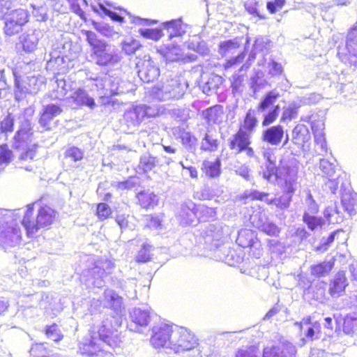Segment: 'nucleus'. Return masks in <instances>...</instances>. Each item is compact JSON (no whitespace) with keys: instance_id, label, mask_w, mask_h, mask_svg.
Returning a JSON list of instances; mask_svg holds the SVG:
<instances>
[{"instance_id":"1","label":"nucleus","mask_w":357,"mask_h":357,"mask_svg":"<svg viewBox=\"0 0 357 357\" xmlns=\"http://www.w3.org/2000/svg\"><path fill=\"white\" fill-rule=\"evenodd\" d=\"M298 173L296 166L283 163L282 160H280L278 166L267 165L261 172L262 177L267 181L274 179L282 195L267 200L266 204H274L280 209L288 208L297 189Z\"/></svg>"},{"instance_id":"2","label":"nucleus","mask_w":357,"mask_h":357,"mask_svg":"<svg viewBox=\"0 0 357 357\" xmlns=\"http://www.w3.org/2000/svg\"><path fill=\"white\" fill-rule=\"evenodd\" d=\"M56 218V211L50 205L38 200L26 206L21 222L26 236L33 238L39 229L49 228Z\"/></svg>"},{"instance_id":"3","label":"nucleus","mask_w":357,"mask_h":357,"mask_svg":"<svg viewBox=\"0 0 357 357\" xmlns=\"http://www.w3.org/2000/svg\"><path fill=\"white\" fill-rule=\"evenodd\" d=\"M9 6L4 0H0V15L4 17L3 33L7 36L19 33L22 27L29 22L30 15L28 10L18 8L7 13Z\"/></svg>"},{"instance_id":"4","label":"nucleus","mask_w":357,"mask_h":357,"mask_svg":"<svg viewBox=\"0 0 357 357\" xmlns=\"http://www.w3.org/2000/svg\"><path fill=\"white\" fill-rule=\"evenodd\" d=\"M337 56L349 68H357V21L348 29L344 43L338 45Z\"/></svg>"},{"instance_id":"5","label":"nucleus","mask_w":357,"mask_h":357,"mask_svg":"<svg viewBox=\"0 0 357 357\" xmlns=\"http://www.w3.org/2000/svg\"><path fill=\"white\" fill-rule=\"evenodd\" d=\"M177 325L172 322L162 321L154 325L150 337L151 346L155 349L169 348L172 349L174 335Z\"/></svg>"},{"instance_id":"6","label":"nucleus","mask_w":357,"mask_h":357,"mask_svg":"<svg viewBox=\"0 0 357 357\" xmlns=\"http://www.w3.org/2000/svg\"><path fill=\"white\" fill-rule=\"evenodd\" d=\"M198 345L199 340L192 331L186 327L177 326L172 346V349L175 353L190 351Z\"/></svg>"},{"instance_id":"7","label":"nucleus","mask_w":357,"mask_h":357,"mask_svg":"<svg viewBox=\"0 0 357 357\" xmlns=\"http://www.w3.org/2000/svg\"><path fill=\"white\" fill-rule=\"evenodd\" d=\"M279 97V93L275 91H271L266 93L261 101L259 103L257 106L258 112H265L268 108L272 107L268 112L264 114L261 121L262 126H268L277 120L280 107L279 105H275V103Z\"/></svg>"},{"instance_id":"8","label":"nucleus","mask_w":357,"mask_h":357,"mask_svg":"<svg viewBox=\"0 0 357 357\" xmlns=\"http://www.w3.org/2000/svg\"><path fill=\"white\" fill-rule=\"evenodd\" d=\"M250 145L251 136L243 130H238L228 141L229 148L234 153L245 152L248 156L252 158L255 155V151Z\"/></svg>"},{"instance_id":"9","label":"nucleus","mask_w":357,"mask_h":357,"mask_svg":"<svg viewBox=\"0 0 357 357\" xmlns=\"http://www.w3.org/2000/svg\"><path fill=\"white\" fill-rule=\"evenodd\" d=\"M61 112V107L57 105L48 104L45 105L38 117V123L43 130L49 131L56 127L59 121H54V118Z\"/></svg>"},{"instance_id":"10","label":"nucleus","mask_w":357,"mask_h":357,"mask_svg":"<svg viewBox=\"0 0 357 357\" xmlns=\"http://www.w3.org/2000/svg\"><path fill=\"white\" fill-rule=\"evenodd\" d=\"M97 333L101 341L112 348L119 347L121 342V333L110 324H102L98 327Z\"/></svg>"},{"instance_id":"11","label":"nucleus","mask_w":357,"mask_h":357,"mask_svg":"<svg viewBox=\"0 0 357 357\" xmlns=\"http://www.w3.org/2000/svg\"><path fill=\"white\" fill-rule=\"evenodd\" d=\"M337 331H342L347 335H354L357 332V315L349 313L345 316L333 314Z\"/></svg>"},{"instance_id":"12","label":"nucleus","mask_w":357,"mask_h":357,"mask_svg":"<svg viewBox=\"0 0 357 357\" xmlns=\"http://www.w3.org/2000/svg\"><path fill=\"white\" fill-rule=\"evenodd\" d=\"M108 43L103 41L91 48V56L96 59L97 65L106 66L116 61L114 55L108 51Z\"/></svg>"},{"instance_id":"13","label":"nucleus","mask_w":357,"mask_h":357,"mask_svg":"<svg viewBox=\"0 0 357 357\" xmlns=\"http://www.w3.org/2000/svg\"><path fill=\"white\" fill-rule=\"evenodd\" d=\"M22 238L20 227L17 224H6L0 227V244L14 245Z\"/></svg>"},{"instance_id":"14","label":"nucleus","mask_w":357,"mask_h":357,"mask_svg":"<svg viewBox=\"0 0 357 357\" xmlns=\"http://www.w3.org/2000/svg\"><path fill=\"white\" fill-rule=\"evenodd\" d=\"M347 286L346 273L343 271H340L330 280L328 293L332 297L338 298L343 295Z\"/></svg>"},{"instance_id":"15","label":"nucleus","mask_w":357,"mask_h":357,"mask_svg":"<svg viewBox=\"0 0 357 357\" xmlns=\"http://www.w3.org/2000/svg\"><path fill=\"white\" fill-rule=\"evenodd\" d=\"M294 324L298 326L301 331L303 330V326L311 324L305 333L306 339L309 341H313L319 338L322 334L321 324L318 321L312 323L310 316L303 317L300 321H296Z\"/></svg>"},{"instance_id":"16","label":"nucleus","mask_w":357,"mask_h":357,"mask_svg":"<svg viewBox=\"0 0 357 357\" xmlns=\"http://www.w3.org/2000/svg\"><path fill=\"white\" fill-rule=\"evenodd\" d=\"M284 129L281 125H275L266 129L262 133V140L271 145H278L284 137Z\"/></svg>"},{"instance_id":"17","label":"nucleus","mask_w":357,"mask_h":357,"mask_svg":"<svg viewBox=\"0 0 357 357\" xmlns=\"http://www.w3.org/2000/svg\"><path fill=\"white\" fill-rule=\"evenodd\" d=\"M137 203L145 210L153 208L158 204L157 195L149 190H142L136 195Z\"/></svg>"},{"instance_id":"18","label":"nucleus","mask_w":357,"mask_h":357,"mask_svg":"<svg viewBox=\"0 0 357 357\" xmlns=\"http://www.w3.org/2000/svg\"><path fill=\"white\" fill-rule=\"evenodd\" d=\"M341 204L350 214L357 211V193L353 190H343L341 192Z\"/></svg>"},{"instance_id":"19","label":"nucleus","mask_w":357,"mask_h":357,"mask_svg":"<svg viewBox=\"0 0 357 357\" xmlns=\"http://www.w3.org/2000/svg\"><path fill=\"white\" fill-rule=\"evenodd\" d=\"M334 258L313 264L310 267V274L312 276L317 278L324 277L331 272L334 267Z\"/></svg>"},{"instance_id":"20","label":"nucleus","mask_w":357,"mask_h":357,"mask_svg":"<svg viewBox=\"0 0 357 357\" xmlns=\"http://www.w3.org/2000/svg\"><path fill=\"white\" fill-rule=\"evenodd\" d=\"M292 139L295 144L303 146L310 139L307 127L303 124L296 125L292 130Z\"/></svg>"},{"instance_id":"21","label":"nucleus","mask_w":357,"mask_h":357,"mask_svg":"<svg viewBox=\"0 0 357 357\" xmlns=\"http://www.w3.org/2000/svg\"><path fill=\"white\" fill-rule=\"evenodd\" d=\"M39 38L35 31H31L22 34L19 41L23 50L26 52H31L37 48Z\"/></svg>"},{"instance_id":"22","label":"nucleus","mask_w":357,"mask_h":357,"mask_svg":"<svg viewBox=\"0 0 357 357\" xmlns=\"http://www.w3.org/2000/svg\"><path fill=\"white\" fill-rule=\"evenodd\" d=\"M205 175L209 178L218 177L221 173V162L220 158L215 161L204 160L202 168Z\"/></svg>"},{"instance_id":"23","label":"nucleus","mask_w":357,"mask_h":357,"mask_svg":"<svg viewBox=\"0 0 357 357\" xmlns=\"http://www.w3.org/2000/svg\"><path fill=\"white\" fill-rule=\"evenodd\" d=\"M257 125V119L255 116L254 112L252 110H248L243 119L242 124L240 126L238 130H243L246 134L251 136L252 132Z\"/></svg>"},{"instance_id":"24","label":"nucleus","mask_w":357,"mask_h":357,"mask_svg":"<svg viewBox=\"0 0 357 357\" xmlns=\"http://www.w3.org/2000/svg\"><path fill=\"white\" fill-rule=\"evenodd\" d=\"M131 320L139 326H146L151 321L150 312L139 308L135 309L131 314Z\"/></svg>"},{"instance_id":"25","label":"nucleus","mask_w":357,"mask_h":357,"mask_svg":"<svg viewBox=\"0 0 357 357\" xmlns=\"http://www.w3.org/2000/svg\"><path fill=\"white\" fill-rule=\"evenodd\" d=\"M167 93L172 98L179 99L182 98L185 92V87L178 79H172L168 84Z\"/></svg>"},{"instance_id":"26","label":"nucleus","mask_w":357,"mask_h":357,"mask_svg":"<svg viewBox=\"0 0 357 357\" xmlns=\"http://www.w3.org/2000/svg\"><path fill=\"white\" fill-rule=\"evenodd\" d=\"M74 100L82 105H86L91 109L96 106L93 98L90 97L86 91L82 89H77L73 94Z\"/></svg>"},{"instance_id":"27","label":"nucleus","mask_w":357,"mask_h":357,"mask_svg":"<svg viewBox=\"0 0 357 357\" xmlns=\"http://www.w3.org/2000/svg\"><path fill=\"white\" fill-rule=\"evenodd\" d=\"M256 238L253 232L248 229L241 230L236 238V242L242 248H252Z\"/></svg>"},{"instance_id":"28","label":"nucleus","mask_w":357,"mask_h":357,"mask_svg":"<svg viewBox=\"0 0 357 357\" xmlns=\"http://www.w3.org/2000/svg\"><path fill=\"white\" fill-rule=\"evenodd\" d=\"M141 111L137 108H132L126 110L123 114V119L128 126L139 125L143 119Z\"/></svg>"},{"instance_id":"29","label":"nucleus","mask_w":357,"mask_h":357,"mask_svg":"<svg viewBox=\"0 0 357 357\" xmlns=\"http://www.w3.org/2000/svg\"><path fill=\"white\" fill-rule=\"evenodd\" d=\"M153 248V245L144 243L142 245L140 249L135 256V260L138 264H144L150 261L152 259L151 250Z\"/></svg>"},{"instance_id":"30","label":"nucleus","mask_w":357,"mask_h":357,"mask_svg":"<svg viewBox=\"0 0 357 357\" xmlns=\"http://www.w3.org/2000/svg\"><path fill=\"white\" fill-rule=\"evenodd\" d=\"M112 213L110 206L105 202L98 203L96 206L95 215L100 221H105L110 218Z\"/></svg>"},{"instance_id":"31","label":"nucleus","mask_w":357,"mask_h":357,"mask_svg":"<svg viewBox=\"0 0 357 357\" xmlns=\"http://www.w3.org/2000/svg\"><path fill=\"white\" fill-rule=\"evenodd\" d=\"M45 334L47 337L52 339L56 342H60L63 339V335L61 333L56 323L46 326L45 328Z\"/></svg>"},{"instance_id":"32","label":"nucleus","mask_w":357,"mask_h":357,"mask_svg":"<svg viewBox=\"0 0 357 357\" xmlns=\"http://www.w3.org/2000/svg\"><path fill=\"white\" fill-rule=\"evenodd\" d=\"M105 261L102 259H97L93 263V267L89 268V271L91 272V275L93 278H99L103 279L107 275L109 274V272H107L104 268Z\"/></svg>"},{"instance_id":"33","label":"nucleus","mask_w":357,"mask_h":357,"mask_svg":"<svg viewBox=\"0 0 357 357\" xmlns=\"http://www.w3.org/2000/svg\"><path fill=\"white\" fill-rule=\"evenodd\" d=\"M157 163L156 157L151 155H145L140 157L139 167L144 172L152 170Z\"/></svg>"},{"instance_id":"34","label":"nucleus","mask_w":357,"mask_h":357,"mask_svg":"<svg viewBox=\"0 0 357 357\" xmlns=\"http://www.w3.org/2000/svg\"><path fill=\"white\" fill-rule=\"evenodd\" d=\"M84 153L82 149L77 146H70L64 152V157L73 162H78L84 158Z\"/></svg>"},{"instance_id":"35","label":"nucleus","mask_w":357,"mask_h":357,"mask_svg":"<svg viewBox=\"0 0 357 357\" xmlns=\"http://www.w3.org/2000/svg\"><path fill=\"white\" fill-rule=\"evenodd\" d=\"M303 220L311 230H314L318 227H321L324 224L323 219L321 217L312 215L307 212L304 213Z\"/></svg>"},{"instance_id":"36","label":"nucleus","mask_w":357,"mask_h":357,"mask_svg":"<svg viewBox=\"0 0 357 357\" xmlns=\"http://www.w3.org/2000/svg\"><path fill=\"white\" fill-rule=\"evenodd\" d=\"M239 47L240 43L237 41V40H228L219 44L218 52L221 55L225 56L229 53L231 50L239 48Z\"/></svg>"},{"instance_id":"37","label":"nucleus","mask_w":357,"mask_h":357,"mask_svg":"<svg viewBox=\"0 0 357 357\" xmlns=\"http://www.w3.org/2000/svg\"><path fill=\"white\" fill-rule=\"evenodd\" d=\"M260 231L271 236H277L280 232V228L272 222H263L256 226Z\"/></svg>"},{"instance_id":"38","label":"nucleus","mask_w":357,"mask_h":357,"mask_svg":"<svg viewBox=\"0 0 357 357\" xmlns=\"http://www.w3.org/2000/svg\"><path fill=\"white\" fill-rule=\"evenodd\" d=\"M146 220L145 227L149 229H157L162 227V218L155 214H146L144 215Z\"/></svg>"},{"instance_id":"39","label":"nucleus","mask_w":357,"mask_h":357,"mask_svg":"<svg viewBox=\"0 0 357 357\" xmlns=\"http://www.w3.org/2000/svg\"><path fill=\"white\" fill-rule=\"evenodd\" d=\"M139 34L145 38L153 40H158L163 36L162 31L159 28L142 29L139 30Z\"/></svg>"},{"instance_id":"40","label":"nucleus","mask_w":357,"mask_h":357,"mask_svg":"<svg viewBox=\"0 0 357 357\" xmlns=\"http://www.w3.org/2000/svg\"><path fill=\"white\" fill-rule=\"evenodd\" d=\"M32 14L37 21L43 22L47 19V8L43 5L32 4Z\"/></svg>"},{"instance_id":"41","label":"nucleus","mask_w":357,"mask_h":357,"mask_svg":"<svg viewBox=\"0 0 357 357\" xmlns=\"http://www.w3.org/2000/svg\"><path fill=\"white\" fill-rule=\"evenodd\" d=\"M14 158L13 151L9 149L6 144L0 145V165H8L11 162Z\"/></svg>"},{"instance_id":"42","label":"nucleus","mask_w":357,"mask_h":357,"mask_svg":"<svg viewBox=\"0 0 357 357\" xmlns=\"http://www.w3.org/2000/svg\"><path fill=\"white\" fill-rule=\"evenodd\" d=\"M29 139V135L24 130L17 131L14 136L13 147L17 149L23 148Z\"/></svg>"},{"instance_id":"43","label":"nucleus","mask_w":357,"mask_h":357,"mask_svg":"<svg viewBox=\"0 0 357 357\" xmlns=\"http://www.w3.org/2000/svg\"><path fill=\"white\" fill-rule=\"evenodd\" d=\"M38 149L37 144H33L28 147L24 152L19 156V160L22 162L33 160Z\"/></svg>"},{"instance_id":"44","label":"nucleus","mask_w":357,"mask_h":357,"mask_svg":"<svg viewBox=\"0 0 357 357\" xmlns=\"http://www.w3.org/2000/svg\"><path fill=\"white\" fill-rule=\"evenodd\" d=\"M218 146V139H213L209 135L206 134L204 138V142H202V149L204 151H213L216 150Z\"/></svg>"},{"instance_id":"45","label":"nucleus","mask_w":357,"mask_h":357,"mask_svg":"<svg viewBox=\"0 0 357 357\" xmlns=\"http://www.w3.org/2000/svg\"><path fill=\"white\" fill-rule=\"evenodd\" d=\"M81 32L86 36V40L91 48L93 47L95 45H98L104 41L103 40L100 39L98 35L92 31L82 30Z\"/></svg>"},{"instance_id":"46","label":"nucleus","mask_w":357,"mask_h":357,"mask_svg":"<svg viewBox=\"0 0 357 357\" xmlns=\"http://www.w3.org/2000/svg\"><path fill=\"white\" fill-rule=\"evenodd\" d=\"M245 56V54L244 52H241L237 56L234 57H231L225 62L223 64V68L225 70H227L229 68H232L234 66H236L244 61Z\"/></svg>"},{"instance_id":"47","label":"nucleus","mask_w":357,"mask_h":357,"mask_svg":"<svg viewBox=\"0 0 357 357\" xmlns=\"http://www.w3.org/2000/svg\"><path fill=\"white\" fill-rule=\"evenodd\" d=\"M281 351L279 347L275 345L265 347L263 349L262 357H280Z\"/></svg>"},{"instance_id":"48","label":"nucleus","mask_w":357,"mask_h":357,"mask_svg":"<svg viewBox=\"0 0 357 357\" xmlns=\"http://www.w3.org/2000/svg\"><path fill=\"white\" fill-rule=\"evenodd\" d=\"M286 1L285 0H273L269 1L266 3V8L269 13L274 14L278 10L282 8L284 6Z\"/></svg>"},{"instance_id":"49","label":"nucleus","mask_w":357,"mask_h":357,"mask_svg":"<svg viewBox=\"0 0 357 357\" xmlns=\"http://www.w3.org/2000/svg\"><path fill=\"white\" fill-rule=\"evenodd\" d=\"M109 307L113 310H117L121 306L122 297L113 292L109 295L108 299Z\"/></svg>"},{"instance_id":"50","label":"nucleus","mask_w":357,"mask_h":357,"mask_svg":"<svg viewBox=\"0 0 357 357\" xmlns=\"http://www.w3.org/2000/svg\"><path fill=\"white\" fill-rule=\"evenodd\" d=\"M298 107L297 106H289L286 107L282 115V120H291L295 118L298 114Z\"/></svg>"},{"instance_id":"51","label":"nucleus","mask_w":357,"mask_h":357,"mask_svg":"<svg viewBox=\"0 0 357 357\" xmlns=\"http://www.w3.org/2000/svg\"><path fill=\"white\" fill-rule=\"evenodd\" d=\"M138 44L134 40L130 41H124L122 43V49L127 54H134L138 49Z\"/></svg>"},{"instance_id":"52","label":"nucleus","mask_w":357,"mask_h":357,"mask_svg":"<svg viewBox=\"0 0 357 357\" xmlns=\"http://www.w3.org/2000/svg\"><path fill=\"white\" fill-rule=\"evenodd\" d=\"M100 8L101 9V10L103 12V13L108 16L109 17H110V19L113 21H115V22H120V23H122L124 21V17L119 15V14H117L115 12H113L109 9H107L106 7H105L103 5L100 4Z\"/></svg>"},{"instance_id":"53","label":"nucleus","mask_w":357,"mask_h":357,"mask_svg":"<svg viewBox=\"0 0 357 357\" xmlns=\"http://www.w3.org/2000/svg\"><path fill=\"white\" fill-rule=\"evenodd\" d=\"M235 357H257V356L254 347H248L245 349H239Z\"/></svg>"},{"instance_id":"54","label":"nucleus","mask_w":357,"mask_h":357,"mask_svg":"<svg viewBox=\"0 0 357 357\" xmlns=\"http://www.w3.org/2000/svg\"><path fill=\"white\" fill-rule=\"evenodd\" d=\"M268 192H259L257 190H253L250 192V200L251 201H266L268 200L266 198L268 196Z\"/></svg>"},{"instance_id":"55","label":"nucleus","mask_w":357,"mask_h":357,"mask_svg":"<svg viewBox=\"0 0 357 357\" xmlns=\"http://www.w3.org/2000/svg\"><path fill=\"white\" fill-rule=\"evenodd\" d=\"M128 218H129V215H126V214L116 215L115 217V221L121 229H126L129 225Z\"/></svg>"},{"instance_id":"56","label":"nucleus","mask_w":357,"mask_h":357,"mask_svg":"<svg viewBox=\"0 0 357 357\" xmlns=\"http://www.w3.org/2000/svg\"><path fill=\"white\" fill-rule=\"evenodd\" d=\"M96 345V343L95 342V341L93 340H90L87 342L81 343L79 344V348L84 350L83 354L92 356L93 354V352L89 351L87 349L89 347H95Z\"/></svg>"},{"instance_id":"57","label":"nucleus","mask_w":357,"mask_h":357,"mask_svg":"<svg viewBox=\"0 0 357 357\" xmlns=\"http://www.w3.org/2000/svg\"><path fill=\"white\" fill-rule=\"evenodd\" d=\"M71 10L73 13L77 14L84 22L87 21V19L85 16L84 12L82 10V9L80 8V6L78 4H77V3L73 4L71 6Z\"/></svg>"},{"instance_id":"58","label":"nucleus","mask_w":357,"mask_h":357,"mask_svg":"<svg viewBox=\"0 0 357 357\" xmlns=\"http://www.w3.org/2000/svg\"><path fill=\"white\" fill-rule=\"evenodd\" d=\"M337 231L332 232L327 238L326 242L320 246L316 248L317 250H326L328 246L334 241L335 235Z\"/></svg>"},{"instance_id":"59","label":"nucleus","mask_w":357,"mask_h":357,"mask_svg":"<svg viewBox=\"0 0 357 357\" xmlns=\"http://www.w3.org/2000/svg\"><path fill=\"white\" fill-rule=\"evenodd\" d=\"M134 186V183L129 181H123L117 182L116 187L121 190H128Z\"/></svg>"},{"instance_id":"60","label":"nucleus","mask_w":357,"mask_h":357,"mask_svg":"<svg viewBox=\"0 0 357 357\" xmlns=\"http://www.w3.org/2000/svg\"><path fill=\"white\" fill-rule=\"evenodd\" d=\"M236 172L245 178L248 179L250 177V171L247 167H241L238 170H236Z\"/></svg>"},{"instance_id":"61","label":"nucleus","mask_w":357,"mask_h":357,"mask_svg":"<svg viewBox=\"0 0 357 357\" xmlns=\"http://www.w3.org/2000/svg\"><path fill=\"white\" fill-rule=\"evenodd\" d=\"M333 317L332 318L329 317L324 318V328L329 332H331L333 330Z\"/></svg>"},{"instance_id":"62","label":"nucleus","mask_w":357,"mask_h":357,"mask_svg":"<svg viewBox=\"0 0 357 357\" xmlns=\"http://www.w3.org/2000/svg\"><path fill=\"white\" fill-rule=\"evenodd\" d=\"M181 138L183 144H190L192 142V139H195V137L189 132L183 134Z\"/></svg>"},{"instance_id":"63","label":"nucleus","mask_w":357,"mask_h":357,"mask_svg":"<svg viewBox=\"0 0 357 357\" xmlns=\"http://www.w3.org/2000/svg\"><path fill=\"white\" fill-rule=\"evenodd\" d=\"M213 108H208V109H206L205 118L208 122L215 121V119L213 118Z\"/></svg>"},{"instance_id":"64","label":"nucleus","mask_w":357,"mask_h":357,"mask_svg":"<svg viewBox=\"0 0 357 357\" xmlns=\"http://www.w3.org/2000/svg\"><path fill=\"white\" fill-rule=\"evenodd\" d=\"M351 273L352 280L357 282V265L351 267Z\"/></svg>"}]
</instances>
